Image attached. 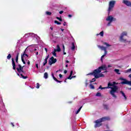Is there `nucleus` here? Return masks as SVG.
I'll use <instances>...</instances> for the list:
<instances>
[{"mask_svg": "<svg viewBox=\"0 0 131 131\" xmlns=\"http://www.w3.org/2000/svg\"><path fill=\"white\" fill-rule=\"evenodd\" d=\"M64 12V11H60V12H59V14H63V13Z\"/></svg>", "mask_w": 131, "mask_h": 131, "instance_id": "50", "label": "nucleus"}, {"mask_svg": "<svg viewBox=\"0 0 131 131\" xmlns=\"http://www.w3.org/2000/svg\"><path fill=\"white\" fill-rule=\"evenodd\" d=\"M29 35H30V34H27L25 35V37H28V36H29Z\"/></svg>", "mask_w": 131, "mask_h": 131, "instance_id": "40", "label": "nucleus"}, {"mask_svg": "<svg viewBox=\"0 0 131 131\" xmlns=\"http://www.w3.org/2000/svg\"><path fill=\"white\" fill-rule=\"evenodd\" d=\"M72 47H71V50L72 51H74V50L75 49V45L74 44V42H73L72 43Z\"/></svg>", "mask_w": 131, "mask_h": 131, "instance_id": "20", "label": "nucleus"}, {"mask_svg": "<svg viewBox=\"0 0 131 131\" xmlns=\"http://www.w3.org/2000/svg\"><path fill=\"white\" fill-rule=\"evenodd\" d=\"M88 80H86V82H85V86H88V85L89 84V83H88Z\"/></svg>", "mask_w": 131, "mask_h": 131, "instance_id": "45", "label": "nucleus"}, {"mask_svg": "<svg viewBox=\"0 0 131 131\" xmlns=\"http://www.w3.org/2000/svg\"><path fill=\"white\" fill-rule=\"evenodd\" d=\"M115 72H116L117 74H120V73L119 72V70L116 69L114 70Z\"/></svg>", "mask_w": 131, "mask_h": 131, "instance_id": "25", "label": "nucleus"}, {"mask_svg": "<svg viewBox=\"0 0 131 131\" xmlns=\"http://www.w3.org/2000/svg\"><path fill=\"white\" fill-rule=\"evenodd\" d=\"M120 93L121 94L122 96L124 97L125 100H126V96H125V94H124L122 91H120Z\"/></svg>", "mask_w": 131, "mask_h": 131, "instance_id": "19", "label": "nucleus"}, {"mask_svg": "<svg viewBox=\"0 0 131 131\" xmlns=\"http://www.w3.org/2000/svg\"><path fill=\"white\" fill-rule=\"evenodd\" d=\"M68 17H72V15H71V14H69V15H68Z\"/></svg>", "mask_w": 131, "mask_h": 131, "instance_id": "59", "label": "nucleus"}, {"mask_svg": "<svg viewBox=\"0 0 131 131\" xmlns=\"http://www.w3.org/2000/svg\"><path fill=\"white\" fill-rule=\"evenodd\" d=\"M101 89V90H105L106 89H110V88H108V85L107 87H104V88H102L101 85H100L99 87V89Z\"/></svg>", "mask_w": 131, "mask_h": 131, "instance_id": "22", "label": "nucleus"}, {"mask_svg": "<svg viewBox=\"0 0 131 131\" xmlns=\"http://www.w3.org/2000/svg\"><path fill=\"white\" fill-rule=\"evenodd\" d=\"M63 26H66V22H64V23H63Z\"/></svg>", "mask_w": 131, "mask_h": 131, "instance_id": "54", "label": "nucleus"}, {"mask_svg": "<svg viewBox=\"0 0 131 131\" xmlns=\"http://www.w3.org/2000/svg\"><path fill=\"white\" fill-rule=\"evenodd\" d=\"M56 52L57 51H55V49L52 52V54H53V56H54V57H57V53H56Z\"/></svg>", "mask_w": 131, "mask_h": 131, "instance_id": "27", "label": "nucleus"}, {"mask_svg": "<svg viewBox=\"0 0 131 131\" xmlns=\"http://www.w3.org/2000/svg\"><path fill=\"white\" fill-rule=\"evenodd\" d=\"M124 83H128V85H130L131 86V81H127V83L126 82H124Z\"/></svg>", "mask_w": 131, "mask_h": 131, "instance_id": "35", "label": "nucleus"}, {"mask_svg": "<svg viewBox=\"0 0 131 131\" xmlns=\"http://www.w3.org/2000/svg\"><path fill=\"white\" fill-rule=\"evenodd\" d=\"M96 96L97 97H101V93L98 92V93L96 94Z\"/></svg>", "mask_w": 131, "mask_h": 131, "instance_id": "31", "label": "nucleus"}, {"mask_svg": "<svg viewBox=\"0 0 131 131\" xmlns=\"http://www.w3.org/2000/svg\"><path fill=\"white\" fill-rule=\"evenodd\" d=\"M50 29H51V30H53V27H50Z\"/></svg>", "mask_w": 131, "mask_h": 131, "instance_id": "58", "label": "nucleus"}, {"mask_svg": "<svg viewBox=\"0 0 131 131\" xmlns=\"http://www.w3.org/2000/svg\"><path fill=\"white\" fill-rule=\"evenodd\" d=\"M23 67L20 66V64L18 65V67L16 68V70L17 71V75L18 76H20L21 78H23L24 79H26V78H28L27 76H23V74L22 73H24V71L23 70Z\"/></svg>", "mask_w": 131, "mask_h": 131, "instance_id": "3", "label": "nucleus"}, {"mask_svg": "<svg viewBox=\"0 0 131 131\" xmlns=\"http://www.w3.org/2000/svg\"><path fill=\"white\" fill-rule=\"evenodd\" d=\"M68 79H72V76H70V75L68 77Z\"/></svg>", "mask_w": 131, "mask_h": 131, "instance_id": "43", "label": "nucleus"}, {"mask_svg": "<svg viewBox=\"0 0 131 131\" xmlns=\"http://www.w3.org/2000/svg\"><path fill=\"white\" fill-rule=\"evenodd\" d=\"M63 55H66V52H65V51L63 52Z\"/></svg>", "mask_w": 131, "mask_h": 131, "instance_id": "62", "label": "nucleus"}, {"mask_svg": "<svg viewBox=\"0 0 131 131\" xmlns=\"http://www.w3.org/2000/svg\"><path fill=\"white\" fill-rule=\"evenodd\" d=\"M37 55H38V52H36V55L37 56Z\"/></svg>", "mask_w": 131, "mask_h": 131, "instance_id": "60", "label": "nucleus"}, {"mask_svg": "<svg viewBox=\"0 0 131 131\" xmlns=\"http://www.w3.org/2000/svg\"><path fill=\"white\" fill-rule=\"evenodd\" d=\"M123 4H124V5H126L127 7H131V3L127 0H123Z\"/></svg>", "mask_w": 131, "mask_h": 131, "instance_id": "10", "label": "nucleus"}, {"mask_svg": "<svg viewBox=\"0 0 131 131\" xmlns=\"http://www.w3.org/2000/svg\"><path fill=\"white\" fill-rule=\"evenodd\" d=\"M46 15H48V16H51V15H52V12H49V11H47L46 12Z\"/></svg>", "mask_w": 131, "mask_h": 131, "instance_id": "29", "label": "nucleus"}, {"mask_svg": "<svg viewBox=\"0 0 131 131\" xmlns=\"http://www.w3.org/2000/svg\"><path fill=\"white\" fill-rule=\"evenodd\" d=\"M107 55V49L105 50V51H104V56H106Z\"/></svg>", "mask_w": 131, "mask_h": 131, "instance_id": "42", "label": "nucleus"}, {"mask_svg": "<svg viewBox=\"0 0 131 131\" xmlns=\"http://www.w3.org/2000/svg\"><path fill=\"white\" fill-rule=\"evenodd\" d=\"M118 84V83L116 82H110L107 84V88L111 89L110 92V94L112 96L113 98H114L115 99L117 98V96L115 95V93H118V92H117V90H118V86H117Z\"/></svg>", "mask_w": 131, "mask_h": 131, "instance_id": "2", "label": "nucleus"}, {"mask_svg": "<svg viewBox=\"0 0 131 131\" xmlns=\"http://www.w3.org/2000/svg\"><path fill=\"white\" fill-rule=\"evenodd\" d=\"M11 58H12V55H11V54H8L7 57V60H11Z\"/></svg>", "mask_w": 131, "mask_h": 131, "instance_id": "21", "label": "nucleus"}, {"mask_svg": "<svg viewBox=\"0 0 131 131\" xmlns=\"http://www.w3.org/2000/svg\"><path fill=\"white\" fill-rule=\"evenodd\" d=\"M25 57H29V56L27 55V54H26V50H25L23 54H21V58H25Z\"/></svg>", "mask_w": 131, "mask_h": 131, "instance_id": "15", "label": "nucleus"}, {"mask_svg": "<svg viewBox=\"0 0 131 131\" xmlns=\"http://www.w3.org/2000/svg\"><path fill=\"white\" fill-rule=\"evenodd\" d=\"M36 67L37 69H38V64L37 63L36 64Z\"/></svg>", "mask_w": 131, "mask_h": 131, "instance_id": "51", "label": "nucleus"}, {"mask_svg": "<svg viewBox=\"0 0 131 131\" xmlns=\"http://www.w3.org/2000/svg\"><path fill=\"white\" fill-rule=\"evenodd\" d=\"M97 47L98 48H99V49H100L101 51H106V50H107L106 47H104V46H101L100 45H98Z\"/></svg>", "mask_w": 131, "mask_h": 131, "instance_id": "14", "label": "nucleus"}, {"mask_svg": "<svg viewBox=\"0 0 131 131\" xmlns=\"http://www.w3.org/2000/svg\"><path fill=\"white\" fill-rule=\"evenodd\" d=\"M57 19H58V20H59V21H62V17H56Z\"/></svg>", "mask_w": 131, "mask_h": 131, "instance_id": "36", "label": "nucleus"}, {"mask_svg": "<svg viewBox=\"0 0 131 131\" xmlns=\"http://www.w3.org/2000/svg\"><path fill=\"white\" fill-rule=\"evenodd\" d=\"M102 70H104L106 71L107 70V67L106 65H103L99 67L97 69L95 70L93 72L88 74L86 75H93L95 78L98 79L100 77H104V74H100Z\"/></svg>", "mask_w": 131, "mask_h": 131, "instance_id": "1", "label": "nucleus"}, {"mask_svg": "<svg viewBox=\"0 0 131 131\" xmlns=\"http://www.w3.org/2000/svg\"><path fill=\"white\" fill-rule=\"evenodd\" d=\"M21 61H22L23 63L24 64H26V62H25V60H24V58H23V57H21Z\"/></svg>", "mask_w": 131, "mask_h": 131, "instance_id": "34", "label": "nucleus"}, {"mask_svg": "<svg viewBox=\"0 0 131 131\" xmlns=\"http://www.w3.org/2000/svg\"><path fill=\"white\" fill-rule=\"evenodd\" d=\"M62 48H63V52H65V46H64V45H62Z\"/></svg>", "mask_w": 131, "mask_h": 131, "instance_id": "44", "label": "nucleus"}, {"mask_svg": "<svg viewBox=\"0 0 131 131\" xmlns=\"http://www.w3.org/2000/svg\"><path fill=\"white\" fill-rule=\"evenodd\" d=\"M47 63H48V60L45 59L43 62V66H46V64H47Z\"/></svg>", "mask_w": 131, "mask_h": 131, "instance_id": "26", "label": "nucleus"}, {"mask_svg": "<svg viewBox=\"0 0 131 131\" xmlns=\"http://www.w3.org/2000/svg\"><path fill=\"white\" fill-rule=\"evenodd\" d=\"M49 55H48L47 56H46L45 59L48 60V59H49Z\"/></svg>", "mask_w": 131, "mask_h": 131, "instance_id": "49", "label": "nucleus"}, {"mask_svg": "<svg viewBox=\"0 0 131 131\" xmlns=\"http://www.w3.org/2000/svg\"><path fill=\"white\" fill-rule=\"evenodd\" d=\"M103 106L105 110H108V109H109V106H108L107 104H103Z\"/></svg>", "mask_w": 131, "mask_h": 131, "instance_id": "17", "label": "nucleus"}, {"mask_svg": "<svg viewBox=\"0 0 131 131\" xmlns=\"http://www.w3.org/2000/svg\"><path fill=\"white\" fill-rule=\"evenodd\" d=\"M72 74H73V71L71 70L70 74V76H72Z\"/></svg>", "mask_w": 131, "mask_h": 131, "instance_id": "41", "label": "nucleus"}, {"mask_svg": "<svg viewBox=\"0 0 131 131\" xmlns=\"http://www.w3.org/2000/svg\"><path fill=\"white\" fill-rule=\"evenodd\" d=\"M105 55H102L101 57V60L102 61L103 60V58H104V57H105Z\"/></svg>", "mask_w": 131, "mask_h": 131, "instance_id": "46", "label": "nucleus"}, {"mask_svg": "<svg viewBox=\"0 0 131 131\" xmlns=\"http://www.w3.org/2000/svg\"><path fill=\"white\" fill-rule=\"evenodd\" d=\"M99 34L101 36H104V31H101Z\"/></svg>", "mask_w": 131, "mask_h": 131, "instance_id": "33", "label": "nucleus"}, {"mask_svg": "<svg viewBox=\"0 0 131 131\" xmlns=\"http://www.w3.org/2000/svg\"><path fill=\"white\" fill-rule=\"evenodd\" d=\"M51 75L54 79V80H55V81H56L57 82H59V83H61V82H62L61 81H59L58 80V79H57V78H56V77H55V76H54V73H52Z\"/></svg>", "mask_w": 131, "mask_h": 131, "instance_id": "13", "label": "nucleus"}, {"mask_svg": "<svg viewBox=\"0 0 131 131\" xmlns=\"http://www.w3.org/2000/svg\"><path fill=\"white\" fill-rule=\"evenodd\" d=\"M101 122L106 121V120H110V118L108 117H104L98 119Z\"/></svg>", "mask_w": 131, "mask_h": 131, "instance_id": "9", "label": "nucleus"}, {"mask_svg": "<svg viewBox=\"0 0 131 131\" xmlns=\"http://www.w3.org/2000/svg\"><path fill=\"white\" fill-rule=\"evenodd\" d=\"M81 108H82V106H81V107H80L79 108V109L76 112V114H78V113H79V112H80V110H81Z\"/></svg>", "mask_w": 131, "mask_h": 131, "instance_id": "24", "label": "nucleus"}, {"mask_svg": "<svg viewBox=\"0 0 131 131\" xmlns=\"http://www.w3.org/2000/svg\"><path fill=\"white\" fill-rule=\"evenodd\" d=\"M64 74H66V73H67V70H64Z\"/></svg>", "mask_w": 131, "mask_h": 131, "instance_id": "52", "label": "nucleus"}, {"mask_svg": "<svg viewBox=\"0 0 131 131\" xmlns=\"http://www.w3.org/2000/svg\"><path fill=\"white\" fill-rule=\"evenodd\" d=\"M11 124H12V126H15V125H14V123H11Z\"/></svg>", "mask_w": 131, "mask_h": 131, "instance_id": "56", "label": "nucleus"}, {"mask_svg": "<svg viewBox=\"0 0 131 131\" xmlns=\"http://www.w3.org/2000/svg\"><path fill=\"white\" fill-rule=\"evenodd\" d=\"M106 21L107 22V26H110L112 22L116 21V18L114 17H107L106 18Z\"/></svg>", "mask_w": 131, "mask_h": 131, "instance_id": "6", "label": "nucleus"}, {"mask_svg": "<svg viewBox=\"0 0 131 131\" xmlns=\"http://www.w3.org/2000/svg\"><path fill=\"white\" fill-rule=\"evenodd\" d=\"M96 80V78H93L92 80L90 81V82H94V81Z\"/></svg>", "mask_w": 131, "mask_h": 131, "instance_id": "37", "label": "nucleus"}, {"mask_svg": "<svg viewBox=\"0 0 131 131\" xmlns=\"http://www.w3.org/2000/svg\"><path fill=\"white\" fill-rule=\"evenodd\" d=\"M45 51H46V52H48V49H47V48H45Z\"/></svg>", "mask_w": 131, "mask_h": 131, "instance_id": "57", "label": "nucleus"}, {"mask_svg": "<svg viewBox=\"0 0 131 131\" xmlns=\"http://www.w3.org/2000/svg\"><path fill=\"white\" fill-rule=\"evenodd\" d=\"M95 123H96L95 125V127H100V126L102 125V122H101L99 119L95 121Z\"/></svg>", "mask_w": 131, "mask_h": 131, "instance_id": "8", "label": "nucleus"}, {"mask_svg": "<svg viewBox=\"0 0 131 131\" xmlns=\"http://www.w3.org/2000/svg\"><path fill=\"white\" fill-rule=\"evenodd\" d=\"M126 73H129V72H131V68L130 69H128L126 72Z\"/></svg>", "mask_w": 131, "mask_h": 131, "instance_id": "38", "label": "nucleus"}, {"mask_svg": "<svg viewBox=\"0 0 131 131\" xmlns=\"http://www.w3.org/2000/svg\"><path fill=\"white\" fill-rule=\"evenodd\" d=\"M56 62H57V59L54 58V57H51L49 60L50 65H52V64H55Z\"/></svg>", "mask_w": 131, "mask_h": 131, "instance_id": "7", "label": "nucleus"}, {"mask_svg": "<svg viewBox=\"0 0 131 131\" xmlns=\"http://www.w3.org/2000/svg\"><path fill=\"white\" fill-rule=\"evenodd\" d=\"M66 63H69V61L66 60Z\"/></svg>", "mask_w": 131, "mask_h": 131, "instance_id": "61", "label": "nucleus"}, {"mask_svg": "<svg viewBox=\"0 0 131 131\" xmlns=\"http://www.w3.org/2000/svg\"><path fill=\"white\" fill-rule=\"evenodd\" d=\"M12 65L13 70H16V63H15L14 58H12Z\"/></svg>", "mask_w": 131, "mask_h": 131, "instance_id": "12", "label": "nucleus"}, {"mask_svg": "<svg viewBox=\"0 0 131 131\" xmlns=\"http://www.w3.org/2000/svg\"><path fill=\"white\" fill-rule=\"evenodd\" d=\"M115 4H116V1H111L108 4V8L107 9V12L108 14H110V12L113 11V9L114 6H115Z\"/></svg>", "mask_w": 131, "mask_h": 131, "instance_id": "4", "label": "nucleus"}, {"mask_svg": "<svg viewBox=\"0 0 131 131\" xmlns=\"http://www.w3.org/2000/svg\"><path fill=\"white\" fill-rule=\"evenodd\" d=\"M103 45H105L106 47H111V45L107 42H103Z\"/></svg>", "mask_w": 131, "mask_h": 131, "instance_id": "30", "label": "nucleus"}, {"mask_svg": "<svg viewBox=\"0 0 131 131\" xmlns=\"http://www.w3.org/2000/svg\"><path fill=\"white\" fill-rule=\"evenodd\" d=\"M66 67L67 68V67H68V64H66Z\"/></svg>", "mask_w": 131, "mask_h": 131, "instance_id": "63", "label": "nucleus"}, {"mask_svg": "<svg viewBox=\"0 0 131 131\" xmlns=\"http://www.w3.org/2000/svg\"><path fill=\"white\" fill-rule=\"evenodd\" d=\"M59 76L60 78H62V77L63 76L62 75V74H60L59 75Z\"/></svg>", "mask_w": 131, "mask_h": 131, "instance_id": "48", "label": "nucleus"}, {"mask_svg": "<svg viewBox=\"0 0 131 131\" xmlns=\"http://www.w3.org/2000/svg\"><path fill=\"white\" fill-rule=\"evenodd\" d=\"M127 35V32H123L121 34V36L120 37V39L121 41H122V42H125L128 45L129 43H130V41H126V40L123 39V36H126Z\"/></svg>", "mask_w": 131, "mask_h": 131, "instance_id": "5", "label": "nucleus"}, {"mask_svg": "<svg viewBox=\"0 0 131 131\" xmlns=\"http://www.w3.org/2000/svg\"><path fill=\"white\" fill-rule=\"evenodd\" d=\"M76 77V76H72V78H75Z\"/></svg>", "mask_w": 131, "mask_h": 131, "instance_id": "53", "label": "nucleus"}, {"mask_svg": "<svg viewBox=\"0 0 131 131\" xmlns=\"http://www.w3.org/2000/svg\"><path fill=\"white\" fill-rule=\"evenodd\" d=\"M55 52H60L61 51V48H60V46L59 45L57 46V49H54Z\"/></svg>", "mask_w": 131, "mask_h": 131, "instance_id": "16", "label": "nucleus"}, {"mask_svg": "<svg viewBox=\"0 0 131 131\" xmlns=\"http://www.w3.org/2000/svg\"><path fill=\"white\" fill-rule=\"evenodd\" d=\"M48 73H45L44 78H45V79H48Z\"/></svg>", "mask_w": 131, "mask_h": 131, "instance_id": "23", "label": "nucleus"}, {"mask_svg": "<svg viewBox=\"0 0 131 131\" xmlns=\"http://www.w3.org/2000/svg\"><path fill=\"white\" fill-rule=\"evenodd\" d=\"M128 90H131V88H128Z\"/></svg>", "mask_w": 131, "mask_h": 131, "instance_id": "64", "label": "nucleus"}, {"mask_svg": "<svg viewBox=\"0 0 131 131\" xmlns=\"http://www.w3.org/2000/svg\"><path fill=\"white\" fill-rule=\"evenodd\" d=\"M36 85H37L36 88L37 89H39V83H37Z\"/></svg>", "mask_w": 131, "mask_h": 131, "instance_id": "39", "label": "nucleus"}, {"mask_svg": "<svg viewBox=\"0 0 131 131\" xmlns=\"http://www.w3.org/2000/svg\"><path fill=\"white\" fill-rule=\"evenodd\" d=\"M27 63L28 64V65H30V61L29 60H28Z\"/></svg>", "mask_w": 131, "mask_h": 131, "instance_id": "47", "label": "nucleus"}, {"mask_svg": "<svg viewBox=\"0 0 131 131\" xmlns=\"http://www.w3.org/2000/svg\"><path fill=\"white\" fill-rule=\"evenodd\" d=\"M18 58H19V53H17L16 56V58H15V62H16V64H18Z\"/></svg>", "mask_w": 131, "mask_h": 131, "instance_id": "18", "label": "nucleus"}, {"mask_svg": "<svg viewBox=\"0 0 131 131\" xmlns=\"http://www.w3.org/2000/svg\"><path fill=\"white\" fill-rule=\"evenodd\" d=\"M90 88L91 89V90H94V89H95V86L92 84H90Z\"/></svg>", "mask_w": 131, "mask_h": 131, "instance_id": "28", "label": "nucleus"}, {"mask_svg": "<svg viewBox=\"0 0 131 131\" xmlns=\"http://www.w3.org/2000/svg\"><path fill=\"white\" fill-rule=\"evenodd\" d=\"M120 79L121 80L124 81L121 82L120 83L121 84H128V83H127V81H129L126 80V79L122 78H120ZM124 82H126V83H124Z\"/></svg>", "mask_w": 131, "mask_h": 131, "instance_id": "11", "label": "nucleus"}, {"mask_svg": "<svg viewBox=\"0 0 131 131\" xmlns=\"http://www.w3.org/2000/svg\"><path fill=\"white\" fill-rule=\"evenodd\" d=\"M107 67H108V68H110V67H112V66H111L110 64H108V66H107Z\"/></svg>", "mask_w": 131, "mask_h": 131, "instance_id": "55", "label": "nucleus"}, {"mask_svg": "<svg viewBox=\"0 0 131 131\" xmlns=\"http://www.w3.org/2000/svg\"><path fill=\"white\" fill-rule=\"evenodd\" d=\"M54 23H55V24H57V25H61V23L57 21V20H55Z\"/></svg>", "mask_w": 131, "mask_h": 131, "instance_id": "32", "label": "nucleus"}]
</instances>
